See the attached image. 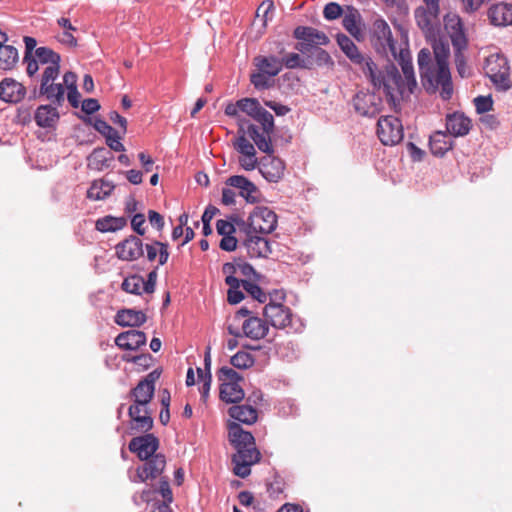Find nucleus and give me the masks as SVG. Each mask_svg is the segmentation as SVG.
<instances>
[{"label":"nucleus","mask_w":512,"mask_h":512,"mask_svg":"<svg viewBox=\"0 0 512 512\" xmlns=\"http://www.w3.org/2000/svg\"><path fill=\"white\" fill-rule=\"evenodd\" d=\"M100 109V104L97 99L87 98L83 100L81 110L87 115L94 114Z\"/></svg>","instance_id":"61"},{"label":"nucleus","mask_w":512,"mask_h":512,"mask_svg":"<svg viewBox=\"0 0 512 512\" xmlns=\"http://www.w3.org/2000/svg\"><path fill=\"white\" fill-rule=\"evenodd\" d=\"M359 14L357 10L351 9L349 13H346L342 18V25L346 31H348L351 35L356 36L360 30L357 26V18Z\"/></svg>","instance_id":"47"},{"label":"nucleus","mask_w":512,"mask_h":512,"mask_svg":"<svg viewBox=\"0 0 512 512\" xmlns=\"http://www.w3.org/2000/svg\"><path fill=\"white\" fill-rule=\"evenodd\" d=\"M218 379L222 383H239L242 377L233 368L223 366L218 370Z\"/></svg>","instance_id":"50"},{"label":"nucleus","mask_w":512,"mask_h":512,"mask_svg":"<svg viewBox=\"0 0 512 512\" xmlns=\"http://www.w3.org/2000/svg\"><path fill=\"white\" fill-rule=\"evenodd\" d=\"M337 43L350 61L361 67L364 75L370 80L374 88L382 89L387 101L395 104L399 96L403 94L404 89V82L397 67L394 64H388L384 70H378L377 65L370 58H365L359 52L355 43L344 34L337 36Z\"/></svg>","instance_id":"1"},{"label":"nucleus","mask_w":512,"mask_h":512,"mask_svg":"<svg viewBox=\"0 0 512 512\" xmlns=\"http://www.w3.org/2000/svg\"><path fill=\"white\" fill-rule=\"evenodd\" d=\"M25 94V87L12 78H5L0 82V99L5 102H20Z\"/></svg>","instance_id":"23"},{"label":"nucleus","mask_w":512,"mask_h":512,"mask_svg":"<svg viewBox=\"0 0 512 512\" xmlns=\"http://www.w3.org/2000/svg\"><path fill=\"white\" fill-rule=\"evenodd\" d=\"M242 287L248 294L252 296L253 299L257 300L259 303L266 302L268 296L258 284L248 280H243Z\"/></svg>","instance_id":"46"},{"label":"nucleus","mask_w":512,"mask_h":512,"mask_svg":"<svg viewBox=\"0 0 512 512\" xmlns=\"http://www.w3.org/2000/svg\"><path fill=\"white\" fill-rule=\"evenodd\" d=\"M357 113L366 117H375L382 109V99L376 93L359 92L353 98Z\"/></svg>","instance_id":"14"},{"label":"nucleus","mask_w":512,"mask_h":512,"mask_svg":"<svg viewBox=\"0 0 512 512\" xmlns=\"http://www.w3.org/2000/svg\"><path fill=\"white\" fill-rule=\"evenodd\" d=\"M228 414L236 421L251 425L257 421V409L251 405H234L229 408Z\"/></svg>","instance_id":"33"},{"label":"nucleus","mask_w":512,"mask_h":512,"mask_svg":"<svg viewBox=\"0 0 512 512\" xmlns=\"http://www.w3.org/2000/svg\"><path fill=\"white\" fill-rule=\"evenodd\" d=\"M377 135L382 144L386 146L396 145L403 139V125L399 118L395 116H382L377 122Z\"/></svg>","instance_id":"10"},{"label":"nucleus","mask_w":512,"mask_h":512,"mask_svg":"<svg viewBox=\"0 0 512 512\" xmlns=\"http://www.w3.org/2000/svg\"><path fill=\"white\" fill-rule=\"evenodd\" d=\"M272 132L273 131L260 129L254 124H249L246 131L247 135L253 140L257 148L267 155H272L274 153V148L271 142Z\"/></svg>","instance_id":"24"},{"label":"nucleus","mask_w":512,"mask_h":512,"mask_svg":"<svg viewBox=\"0 0 512 512\" xmlns=\"http://www.w3.org/2000/svg\"><path fill=\"white\" fill-rule=\"evenodd\" d=\"M243 246L250 258H267L272 252L268 239L259 233L246 237Z\"/></svg>","instance_id":"19"},{"label":"nucleus","mask_w":512,"mask_h":512,"mask_svg":"<svg viewBox=\"0 0 512 512\" xmlns=\"http://www.w3.org/2000/svg\"><path fill=\"white\" fill-rule=\"evenodd\" d=\"M115 250L117 257L120 260L134 261L143 256L144 244L139 237L130 235L128 238L119 242L115 246Z\"/></svg>","instance_id":"17"},{"label":"nucleus","mask_w":512,"mask_h":512,"mask_svg":"<svg viewBox=\"0 0 512 512\" xmlns=\"http://www.w3.org/2000/svg\"><path fill=\"white\" fill-rule=\"evenodd\" d=\"M115 185L105 179L95 180L87 190V198L91 200H103L110 196Z\"/></svg>","instance_id":"36"},{"label":"nucleus","mask_w":512,"mask_h":512,"mask_svg":"<svg viewBox=\"0 0 512 512\" xmlns=\"http://www.w3.org/2000/svg\"><path fill=\"white\" fill-rule=\"evenodd\" d=\"M252 118L261 124V129L266 131L274 130L273 115L269 111L264 109L261 105L258 107Z\"/></svg>","instance_id":"41"},{"label":"nucleus","mask_w":512,"mask_h":512,"mask_svg":"<svg viewBox=\"0 0 512 512\" xmlns=\"http://www.w3.org/2000/svg\"><path fill=\"white\" fill-rule=\"evenodd\" d=\"M237 243V238L234 237L233 234H229L222 237L219 247L224 251L232 252L237 248Z\"/></svg>","instance_id":"60"},{"label":"nucleus","mask_w":512,"mask_h":512,"mask_svg":"<svg viewBox=\"0 0 512 512\" xmlns=\"http://www.w3.org/2000/svg\"><path fill=\"white\" fill-rule=\"evenodd\" d=\"M57 107H53L51 104L40 105L34 114L36 124L42 128L54 127L60 118Z\"/></svg>","instance_id":"29"},{"label":"nucleus","mask_w":512,"mask_h":512,"mask_svg":"<svg viewBox=\"0 0 512 512\" xmlns=\"http://www.w3.org/2000/svg\"><path fill=\"white\" fill-rule=\"evenodd\" d=\"M93 127L97 132H99L105 138H107L110 135L116 134V130L112 126H110L105 120H103L101 118H95Z\"/></svg>","instance_id":"55"},{"label":"nucleus","mask_w":512,"mask_h":512,"mask_svg":"<svg viewBox=\"0 0 512 512\" xmlns=\"http://www.w3.org/2000/svg\"><path fill=\"white\" fill-rule=\"evenodd\" d=\"M342 7L336 2H330L325 5L323 15L327 20H335L342 15Z\"/></svg>","instance_id":"53"},{"label":"nucleus","mask_w":512,"mask_h":512,"mask_svg":"<svg viewBox=\"0 0 512 512\" xmlns=\"http://www.w3.org/2000/svg\"><path fill=\"white\" fill-rule=\"evenodd\" d=\"M231 219L234 222L235 228L237 227L240 232H243L246 235V237L255 233V231L252 229V221L250 220V216L247 220H244L238 215H232Z\"/></svg>","instance_id":"52"},{"label":"nucleus","mask_w":512,"mask_h":512,"mask_svg":"<svg viewBox=\"0 0 512 512\" xmlns=\"http://www.w3.org/2000/svg\"><path fill=\"white\" fill-rule=\"evenodd\" d=\"M464 50L465 49H454V62L456 70L462 78H466L471 74L470 68L466 63V58L463 53Z\"/></svg>","instance_id":"48"},{"label":"nucleus","mask_w":512,"mask_h":512,"mask_svg":"<svg viewBox=\"0 0 512 512\" xmlns=\"http://www.w3.org/2000/svg\"><path fill=\"white\" fill-rule=\"evenodd\" d=\"M60 72L56 70H44L41 75V81L38 91L35 89L34 94L44 97L50 103L61 106L65 100V88L61 83H54Z\"/></svg>","instance_id":"8"},{"label":"nucleus","mask_w":512,"mask_h":512,"mask_svg":"<svg viewBox=\"0 0 512 512\" xmlns=\"http://www.w3.org/2000/svg\"><path fill=\"white\" fill-rule=\"evenodd\" d=\"M154 391L155 386L142 381H139L130 391V396L134 399V403L128 408L132 430L148 432L153 427V418L148 405L154 396Z\"/></svg>","instance_id":"3"},{"label":"nucleus","mask_w":512,"mask_h":512,"mask_svg":"<svg viewBox=\"0 0 512 512\" xmlns=\"http://www.w3.org/2000/svg\"><path fill=\"white\" fill-rule=\"evenodd\" d=\"M429 145L433 155L442 157L452 148V140L446 133L437 131L430 136Z\"/></svg>","instance_id":"35"},{"label":"nucleus","mask_w":512,"mask_h":512,"mask_svg":"<svg viewBox=\"0 0 512 512\" xmlns=\"http://www.w3.org/2000/svg\"><path fill=\"white\" fill-rule=\"evenodd\" d=\"M429 39L433 41L432 47L441 85L440 96L443 100H449L453 94L452 78L447 61L450 53L449 45L441 38L437 39V36Z\"/></svg>","instance_id":"5"},{"label":"nucleus","mask_w":512,"mask_h":512,"mask_svg":"<svg viewBox=\"0 0 512 512\" xmlns=\"http://www.w3.org/2000/svg\"><path fill=\"white\" fill-rule=\"evenodd\" d=\"M226 186L239 190V195L243 197L247 203L255 204L261 199V192L258 187L243 175H233L226 179Z\"/></svg>","instance_id":"15"},{"label":"nucleus","mask_w":512,"mask_h":512,"mask_svg":"<svg viewBox=\"0 0 512 512\" xmlns=\"http://www.w3.org/2000/svg\"><path fill=\"white\" fill-rule=\"evenodd\" d=\"M106 139V144L109 147L108 150H113L115 152H124L125 146L121 143L118 132L116 131L115 135H110Z\"/></svg>","instance_id":"59"},{"label":"nucleus","mask_w":512,"mask_h":512,"mask_svg":"<svg viewBox=\"0 0 512 512\" xmlns=\"http://www.w3.org/2000/svg\"><path fill=\"white\" fill-rule=\"evenodd\" d=\"M158 447V438L150 433L132 438L128 445L129 450L133 453H136L141 460H146L149 457L155 455Z\"/></svg>","instance_id":"16"},{"label":"nucleus","mask_w":512,"mask_h":512,"mask_svg":"<svg viewBox=\"0 0 512 512\" xmlns=\"http://www.w3.org/2000/svg\"><path fill=\"white\" fill-rule=\"evenodd\" d=\"M268 325L258 316H251L242 323L243 335L252 340H260L268 333Z\"/></svg>","instance_id":"27"},{"label":"nucleus","mask_w":512,"mask_h":512,"mask_svg":"<svg viewBox=\"0 0 512 512\" xmlns=\"http://www.w3.org/2000/svg\"><path fill=\"white\" fill-rule=\"evenodd\" d=\"M142 284H144V278L142 276L132 275L124 279L121 287L127 293L141 295L140 289L143 288Z\"/></svg>","instance_id":"43"},{"label":"nucleus","mask_w":512,"mask_h":512,"mask_svg":"<svg viewBox=\"0 0 512 512\" xmlns=\"http://www.w3.org/2000/svg\"><path fill=\"white\" fill-rule=\"evenodd\" d=\"M418 67L422 84L428 93H435L441 88L440 80H438V68L436 63L433 64L431 60V53L427 48L419 51Z\"/></svg>","instance_id":"9"},{"label":"nucleus","mask_w":512,"mask_h":512,"mask_svg":"<svg viewBox=\"0 0 512 512\" xmlns=\"http://www.w3.org/2000/svg\"><path fill=\"white\" fill-rule=\"evenodd\" d=\"M219 396L226 403H238L245 393L239 383H221Z\"/></svg>","instance_id":"37"},{"label":"nucleus","mask_w":512,"mask_h":512,"mask_svg":"<svg viewBox=\"0 0 512 512\" xmlns=\"http://www.w3.org/2000/svg\"><path fill=\"white\" fill-rule=\"evenodd\" d=\"M127 224V220L125 217H114L111 215L104 216L99 218L95 223L96 230L106 233V232H116L121 230Z\"/></svg>","instance_id":"38"},{"label":"nucleus","mask_w":512,"mask_h":512,"mask_svg":"<svg viewBox=\"0 0 512 512\" xmlns=\"http://www.w3.org/2000/svg\"><path fill=\"white\" fill-rule=\"evenodd\" d=\"M311 53L307 56V59L312 61V66H332L334 64L331 56L327 51L322 48H315L310 51Z\"/></svg>","instance_id":"42"},{"label":"nucleus","mask_w":512,"mask_h":512,"mask_svg":"<svg viewBox=\"0 0 512 512\" xmlns=\"http://www.w3.org/2000/svg\"><path fill=\"white\" fill-rule=\"evenodd\" d=\"M133 363L143 369H148L151 366L153 357L149 354H140L132 357Z\"/></svg>","instance_id":"64"},{"label":"nucleus","mask_w":512,"mask_h":512,"mask_svg":"<svg viewBox=\"0 0 512 512\" xmlns=\"http://www.w3.org/2000/svg\"><path fill=\"white\" fill-rule=\"evenodd\" d=\"M254 362V357L245 351H238L230 359L231 365L238 369H247L253 366Z\"/></svg>","instance_id":"44"},{"label":"nucleus","mask_w":512,"mask_h":512,"mask_svg":"<svg viewBox=\"0 0 512 512\" xmlns=\"http://www.w3.org/2000/svg\"><path fill=\"white\" fill-rule=\"evenodd\" d=\"M146 319L144 312L135 309H122L115 316V322L122 327H139Z\"/></svg>","instance_id":"31"},{"label":"nucleus","mask_w":512,"mask_h":512,"mask_svg":"<svg viewBox=\"0 0 512 512\" xmlns=\"http://www.w3.org/2000/svg\"><path fill=\"white\" fill-rule=\"evenodd\" d=\"M166 466V459L163 454H155L145 460V463L137 468L136 477L140 482L147 479H155L164 470Z\"/></svg>","instance_id":"18"},{"label":"nucleus","mask_w":512,"mask_h":512,"mask_svg":"<svg viewBox=\"0 0 512 512\" xmlns=\"http://www.w3.org/2000/svg\"><path fill=\"white\" fill-rule=\"evenodd\" d=\"M446 129L452 136H464L471 129V120L463 113L454 112L448 114L446 117Z\"/></svg>","instance_id":"26"},{"label":"nucleus","mask_w":512,"mask_h":512,"mask_svg":"<svg viewBox=\"0 0 512 512\" xmlns=\"http://www.w3.org/2000/svg\"><path fill=\"white\" fill-rule=\"evenodd\" d=\"M254 65L257 72L250 76V81L258 90L267 89L271 86V79L277 76L283 68V61L276 56H256Z\"/></svg>","instance_id":"6"},{"label":"nucleus","mask_w":512,"mask_h":512,"mask_svg":"<svg viewBox=\"0 0 512 512\" xmlns=\"http://www.w3.org/2000/svg\"><path fill=\"white\" fill-rule=\"evenodd\" d=\"M277 300H284V295L275 291L273 295H270V302L263 309L266 321L277 329H285L288 333L302 332L304 328L302 320L295 317L290 308L276 302Z\"/></svg>","instance_id":"4"},{"label":"nucleus","mask_w":512,"mask_h":512,"mask_svg":"<svg viewBox=\"0 0 512 512\" xmlns=\"http://www.w3.org/2000/svg\"><path fill=\"white\" fill-rule=\"evenodd\" d=\"M158 266H156L152 271H150L147 275V279H144L143 291L145 293L151 294L155 291L157 276H158Z\"/></svg>","instance_id":"57"},{"label":"nucleus","mask_w":512,"mask_h":512,"mask_svg":"<svg viewBox=\"0 0 512 512\" xmlns=\"http://www.w3.org/2000/svg\"><path fill=\"white\" fill-rule=\"evenodd\" d=\"M283 61V66H285L288 69H296V68H303V69H311L312 68V61L307 58H302L297 53H289L283 58L280 59Z\"/></svg>","instance_id":"40"},{"label":"nucleus","mask_w":512,"mask_h":512,"mask_svg":"<svg viewBox=\"0 0 512 512\" xmlns=\"http://www.w3.org/2000/svg\"><path fill=\"white\" fill-rule=\"evenodd\" d=\"M439 8L432 9L431 7L420 6L416 8L414 17L417 26L422 30L426 38H432L438 35L439 32Z\"/></svg>","instance_id":"13"},{"label":"nucleus","mask_w":512,"mask_h":512,"mask_svg":"<svg viewBox=\"0 0 512 512\" xmlns=\"http://www.w3.org/2000/svg\"><path fill=\"white\" fill-rule=\"evenodd\" d=\"M252 229L255 233L267 235L273 232L277 226V215L268 207L257 206L250 213Z\"/></svg>","instance_id":"12"},{"label":"nucleus","mask_w":512,"mask_h":512,"mask_svg":"<svg viewBox=\"0 0 512 512\" xmlns=\"http://www.w3.org/2000/svg\"><path fill=\"white\" fill-rule=\"evenodd\" d=\"M35 59L40 64L48 65L44 70H56L60 72L61 56L49 47H38L34 51Z\"/></svg>","instance_id":"32"},{"label":"nucleus","mask_w":512,"mask_h":512,"mask_svg":"<svg viewBox=\"0 0 512 512\" xmlns=\"http://www.w3.org/2000/svg\"><path fill=\"white\" fill-rule=\"evenodd\" d=\"M148 220L150 224L155 227L157 230H162L164 227V218L161 214L154 210L148 211Z\"/></svg>","instance_id":"63"},{"label":"nucleus","mask_w":512,"mask_h":512,"mask_svg":"<svg viewBox=\"0 0 512 512\" xmlns=\"http://www.w3.org/2000/svg\"><path fill=\"white\" fill-rule=\"evenodd\" d=\"M237 106L239 107L241 112H244L250 117H253L256 110L260 106V103L255 98H242L237 101Z\"/></svg>","instance_id":"51"},{"label":"nucleus","mask_w":512,"mask_h":512,"mask_svg":"<svg viewBox=\"0 0 512 512\" xmlns=\"http://www.w3.org/2000/svg\"><path fill=\"white\" fill-rule=\"evenodd\" d=\"M372 35L382 48L385 49L388 47L393 53H395V41L393 39L391 29L385 20L377 19L374 21Z\"/></svg>","instance_id":"28"},{"label":"nucleus","mask_w":512,"mask_h":512,"mask_svg":"<svg viewBox=\"0 0 512 512\" xmlns=\"http://www.w3.org/2000/svg\"><path fill=\"white\" fill-rule=\"evenodd\" d=\"M238 162L246 171L254 170L258 164L256 154H253V156H240Z\"/></svg>","instance_id":"62"},{"label":"nucleus","mask_w":512,"mask_h":512,"mask_svg":"<svg viewBox=\"0 0 512 512\" xmlns=\"http://www.w3.org/2000/svg\"><path fill=\"white\" fill-rule=\"evenodd\" d=\"M285 164L277 157L268 155L261 160L259 172L271 183H277L284 175Z\"/></svg>","instance_id":"21"},{"label":"nucleus","mask_w":512,"mask_h":512,"mask_svg":"<svg viewBox=\"0 0 512 512\" xmlns=\"http://www.w3.org/2000/svg\"><path fill=\"white\" fill-rule=\"evenodd\" d=\"M293 37L300 41L295 45V49L302 54L310 52L313 46H324L329 43V38L324 32L310 26H297L293 31Z\"/></svg>","instance_id":"11"},{"label":"nucleus","mask_w":512,"mask_h":512,"mask_svg":"<svg viewBox=\"0 0 512 512\" xmlns=\"http://www.w3.org/2000/svg\"><path fill=\"white\" fill-rule=\"evenodd\" d=\"M145 216L142 213L135 214L131 219V228L138 235L145 234V228L143 227L145 224Z\"/></svg>","instance_id":"58"},{"label":"nucleus","mask_w":512,"mask_h":512,"mask_svg":"<svg viewBox=\"0 0 512 512\" xmlns=\"http://www.w3.org/2000/svg\"><path fill=\"white\" fill-rule=\"evenodd\" d=\"M229 441L236 453L232 456L233 472L236 476L246 478L251 473V466L260 460L261 454L256 448L255 438L245 431L240 424L232 422L228 426Z\"/></svg>","instance_id":"2"},{"label":"nucleus","mask_w":512,"mask_h":512,"mask_svg":"<svg viewBox=\"0 0 512 512\" xmlns=\"http://www.w3.org/2000/svg\"><path fill=\"white\" fill-rule=\"evenodd\" d=\"M146 251L147 260L153 262L158 256L159 266L167 263L169 258L168 244L160 241H153L150 244L144 246Z\"/></svg>","instance_id":"34"},{"label":"nucleus","mask_w":512,"mask_h":512,"mask_svg":"<svg viewBox=\"0 0 512 512\" xmlns=\"http://www.w3.org/2000/svg\"><path fill=\"white\" fill-rule=\"evenodd\" d=\"M216 230L219 235L226 236L229 234H234L236 228L234 226V222L230 217L229 220L219 219L216 223Z\"/></svg>","instance_id":"56"},{"label":"nucleus","mask_w":512,"mask_h":512,"mask_svg":"<svg viewBox=\"0 0 512 512\" xmlns=\"http://www.w3.org/2000/svg\"><path fill=\"white\" fill-rule=\"evenodd\" d=\"M91 169L102 171L111 166L114 155L105 147L95 148L87 158Z\"/></svg>","instance_id":"30"},{"label":"nucleus","mask_w":512,"mask_h":512,"mask_svg":"<svg viewBox=\"0 0 512 512\" xmlns=\"http://www.w3.org/2000/svg\"><path fill=\"white\" fill-rule=\"evenodd\" d=\"M487 16L490 24L495 27L512 25V3L499 2L491 5Z\"/></svg>","instance_id":"20"},{"label":"nucleus","mask_w":512,"mask_h":512,"mask_svg":"<svg viewBox=\"0 0 512 512\" xmlns=\"http://www.w3.org/2000/svg\"><path fill=\"white\" fill-rule=\"evenodd\" d=\"M146 334L139 330H128L120 333L116 339L115 344L124 350H137L146 343Z\"/></svg>","instance_id":"25"},{"label":"nucleus","mask_w":512,"mask_h":512,"mask_svg":"<svg viewBox=\"0 0 512 512\" xmlns=\"http://www.w3.org/2000/svg\"><path fill=\"white\" fill-rule=\"evenodd\" d=\"M445 29L454 49L467 48V38L464 32L462 20L459 16L453 15L448 17L445 20Z\"/></svg>","instance_id":"22"},{"label":"nucleus","mask_w":512,"mask_h":512,"mask_svg":"<svg viewBox=\"0 0 512 512\" xmlns=\"http://www.w3.org/2000/svg\"><path fill=\"white\" fill-rule=\"evenodd\" d=\"M477 113L483 114L492 109L493 101L490 96H478L474 99Z\"/></svg>","instance_id":"54"},{"label":"nucleus","mask_w":512,"mask_h":512,"mask_svg":"<svg viewBox=\"0 0 512 512\" xmlns=\"http://www.w3.org/2000/svg\"><path fill=\"white\" fill-rule=\"evenodd\" d=\"M19 60L18 50L12 45L0 47V69L11 70Z\"/></svg>","instance_id":"39"},{"label":"nucleus","mask_w":512,"mask_h":512,"mask_svg":"<svg viewBox=\"0 0 512 512\" xmlns=\"http://www.w3.org/2000/svg\"><path fill=\"white\" fill-rule=\"evenodd\" d=\"M234 148L241 154V156H253V154H256L254 145L245 137V135H240L236 138Z\"/></svg>","instance_id":"49"},{"label":"nucleus","mask_w":512,"mask_h":512,"mask_svg":"<svg viewBox=\"0 0 512 512\" xmlns=\"http://www.w3.org/2000/svg\"><path fill=\"white\" fill-rule=\"evenodd\" d=\"M484 70L497 91L505 92L512 87L510 67L505 56L500 54L490 55L486 58Z\"/></svg>","instance_id":"7"},{"label":"nucleus","mask_w":512,"mask_h":512,"mask_svg":"<svg viewBox=\"0 0 512 512\" xmlns=\"http://www.w3.org/2000/svg\"><path fill=\"white\" fill-rule=\"evenodd\" d=\"M401 68H402V72H403V75L406 79V82H407V86H408V89L410 91L413 90L414 87H416L417 85V82H416V78H415V74H414V68H413V64L411 62V59H405V57L403 56V54H401Z\"/></svg>","instance_id":"45"}]
</instances>
